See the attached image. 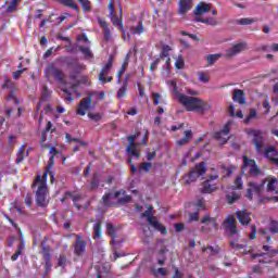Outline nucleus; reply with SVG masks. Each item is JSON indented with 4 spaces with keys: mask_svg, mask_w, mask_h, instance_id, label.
Segmentation results:
<instances>
[{
    "mask_svg": "<svg viewBox=\"0 0 278 278\" xmlns=\"http://www.w3.org/2000/svg\"><path fill=\"white\" fill-rule=\"evenodd\" d=\"M153 206H149L148 207V210L147 211H144L142 214H141V217L142 218H147V220L149 219V218H152L153 217Z\"/></svg>",
    "mask_w": 278,
    "mask_h": 278,
    "instance_id": "nucleus-53",
    "label": "nucleus"
},
{
    "mask_svg": "<svg viewBox=\"0 0 278 278\" xmlns=\"http://www.w3.org/2000/svg\"><path fill=\"white\" fill-rule=\"evenodd\" d=\"M266 184L265 180L262 181V184L257 185L256 182H249L248 188H247V199L249 201H253V195L255 194L256 197L262 195V190H264V185Z\"/></svg>",
    "mask_w": 278,
    "mask_h": 278,
    "instance_id": "nucleus-10",
    "label": "nucleus"
},
{
    "mask_svg": "<svg viewBox=\"0 0 278 278\" xmlns=\"http://www.w3.org/2000/svg\"><path fill=\"white\" fill-rule=\"evenodd\" d=\"M62 92H64L66 94V97L64 98V101H68L70 103L75 101V98H73V94L71 93V91L66 88L61 89Z\"/></svg>",
    "mask_w": 278,
    "mask_h": 278,
    "instance_id": "nucleus-58",
    "label": "nucleus"
},
{
    "mask_svg": "<svg viewBox=\"0 0 278 278\" xmlns=\"http://www.w3.org/2000/svg\"><path fill=\"white\" fill-rule=\"evenodd\" d=\"M53 166H55V156H50L49 161H48V165L46 166V170L43 173V175L41 176V179H43V181H47V178L50 175V181L51 184H53V181H55V174L51 170V168H53Z\"/></svg>",
    "mask_w": 278,
    "mask_h": 278,
    "instance_id": "nucleus-18",
    "label": "nucleus"
},
{
    "mask_svg": "<svg viewBox=\"0 0 278 278\" xmlns=\"http://www.w3.org/2000/svg\"><path fill=\"white\" fill-rule=\"evenodd\" d=\"M36 186H38L36 191V205L37 207H47L49 205V201H47V193L49 192V189L47 188V180H45L42 176L37 175L31 188H36Z\"/></svg>",
    "mask_w": 278,
    "mask_h": 278,
    "instance_id": "nucleus-2",
    "label": "nucleus"
},
{
    "mask_svg": "<svg viewBox=\"0 0 278 278\" xmlns=\"http://www.w3.org/2000/svg\"><path fill=\"white\" fill-rule=\"evenodd\" d=\"M258 233L261 236H268L270 233L271 236L278 235V220L277 219H269L268 227L267 228H260Z\"/></svg>",
    "mask_w": 278,
    "mask_h": 278,
    "instance_id": "nucleus-17",
    "label": "nucleus"
},
{
    "mask_svg": "<svg viewBox=\"0 0 278 278\" xmlns=\"http://www.w3.org/2000/svg\"><path fill=\"white\" fill-rule=\"evenodd\" d=\"M119 8V17L116 15V9L114 8V0H110L109 2V17L111 18L114 27H118L125 36V26L123 25V7Z\"/></svg>",
    "mask_w": 278,
    "mask_h": 278,
    "instance_id": "nucleus-4",
    "label": "nucleus"
},
{
    "mask_svg": "<svg viewBox=\"0 0 278 278\" xmlns=\"http://www.w3.org/2000/svg\"><path fill=\"white\" fill-rule=\"evenodd\" d=\"M236 216H237L240 225H243V227L251 225V213L247 212L245 210L236 211Z\"/></svg>",
    "mask_w": 278,
    "mask_h": 278,
    "instance_id": "nucleus-20",
    "label": "nucleus"
},
{
    "mask_svg": "<svg viewBox=\"0 0 278 278\" xmlns=\"http://www.w3.org/2000/svg\"><path fill=\"white\" fill-rule=\"evenodd\" d=\"M216 190H218V187L216 185H212L210 184V180H205L202 184V189L200 190V192L202 194H212V192H216Z\"/></svg>",
    "mask_w": 278,
    "mask_h": 278,
    "instance_id": "nucleus-26",
    "label": "nucleus"
},
{
    "mask_svg": "<svg viewBox=\"0 0 278 278\" xmlns=\"http://www.w3.org/2000/svg\"><path fill=\"white\" fill-rule=\"evenodd\" d=\"M205 251H212L213 252V255H218V253H220V248L219 247H212V245H207V247H204L202 249V252L205 253Z\"/></svg>",
    "mask_w": 278,
    "mask_h": 278,
    "instance_id": "nucleus-52",
    "label": "nucleus"
},
{
    "mask_svg": "<svg viewBox=\"0 0 278 278\" xmlns=\"http://www.w3.org/2000/svg\"><path fill=\"white\" fill-rule=\"evenodd\" d=\"M242 199V193L232 191L228 194H226V202L228 205H233V203H237V201H240Z\"/></svg>",
    "mask_w": 278,
    "mask_h": 278,
    "instance_id": "nucleus-27",
    "label": "nucleus"
},
{
    "mask_svg": "<svg viewBox=\"0 0 278 278\" xmlns=\"http://www.w3.org/2000/svg\"><path fill=\"white\" fill-rule=\"evenodd\" d=\"M222 227L229 236L240 233V230H238V222H236V217H233V215H228L223 222Z\"/></svg>",
    "mask_w": 278,
    "mask_h": 278,
    "instance_id": "nucleus-9",
    "label": "nucleus"
},
{
    "mask_svg": "<svg viewBox=\"0 0 278 278\" xmlns=\"http://www.w3.org/2000/svg\"><path fill=\"white\" fill-rule=\"evenodd\" d=\"M9 223L14 227V229H16L17 233H20V240L23 241L25 237L23 236V230H21L18 224L14 223L11 218H9Z\"/></svg>",
    "mask_w": 278,
    "mask_h": 278,
    "instance_id": "nucleus-51",
    "label": "nucleus"
},
{
    "mask_svg": "<svg viewBox=\"0 0 278 278\" xmlns=\"http://www.w3.org/2000/svg\"><path fill=\"white\" fill-rule=\"evenodd\" d=\"M248 134L253 136L252 144H254L256 153H262V149H264V146L266 144L264 132H262V130L251 129Z\"/></svg>",
    "mask_w": 278,
    "mask_h": 278,
    "instance_id": "nucleus-7",
    "label": "nucleus"
},
{
    "mask_svg": "<svg viewBox=\"0 0 278 278\" xmlns=\"http://www.w3.org/2000/svg\"><path fill=\"white\" fill-rule=\"evenodd\" d=\"M160 93H157V92H153L152 93V99H153V103H154V105H157L159 103H160Z\"/></svg>",
    "mask_w": 278,
    "mask_h": 278,
    "instance_id": "nucleus-64",
    "label": "nucleus"
},
{
    "mask_svg": "<svg viewBox=\"0 0 278 278\" xmlns=\"http://www.w3.org/2000/svg\"><path fill=\"white\" fill-rule=\"evenodd\" d=\"M253 23H255V18L251 17H242L236 21L237 25H253Z\"/></svg>",
    "mask_w": 278,
    "mask_h": 278,
    "instance_id": "nucleus-43",
    "label": "nucleus"
},
{
    "mask_svg": "<svg viewBox=\"0 0 278 278\" xmlns=\"http://www.w3.org/2000/svg\"><path fill=\"white\" fill-rule=\"evenodd\" d=\"M123 197L119 198L118 197ZM113 199H117V203L112 202V193L106 192L102 197V202L105 207H114L115 205H127V203H131V195L127 194L125 189H119L114 192Z\"/></svg>",
    "mask_w": 278,
    "mask_h": 278,
    "instance_id": "nucleus-3",
    "label": "nucleus"
},
{
    "mask_svg": "<svg viewBox=\"0 0 278 278\" xmlns=\"http://www.w3.org/2000/svg\"><path fill=\"white\" fill-rule=\"evenodd\" d=\"M7 101H14L15 105H21V100H18L16 97V89H12L9 91Z\"/></svg>",
    "mask_w": 278,
    "mask_h": 278,
    "instance_id": "nucleus-39",
    "label": "nucleus"
},
{
    "mask_svg": "<svg viewBox=\"0 0 278 278\" xmlns=\"http://www.w3.org/2000/svg\"><path fill=\"white\" fill-rule=\"evenodd\" d=\"M55 3H60L61 5H64L65 8H71L72 10H75V12H79V7L74 0H53Z\"/></svg>",
    "mask_w": 278,
    "mask_h": 278,
    "instance_id": "nucleus-29",
    "label": "nucleus"
},
{
    "mask_svg": "<svg viewBox=\"0 0 278 278\" xmlns=\"http://www.w3.org/2000/svg\"><path fill=\"white\" fill-rule=\"evenodd\" d=\"M205 12H210V5L205 3L199 4L194 10L197 17L202 16V14H205Z\"/></svg>",
    "mask_w": 278,
    "mask_h": 278,
    "instance_id": "nucleus-32",
    "label": "nucleus"
},
{
    "mask_svg": "<svg viewBox=\"0 0 278 278\" xmlns=\"http://www.w3.org/2000/svg\"><path fill=\"white\" fill-rule=\"evenodd\" d=\"M78 3H80L85 12H91L92 7H90V0H78Z\"/></svg>",
    "mask_w": 278,
    "mask_h": 278,
    "instance_id": "nucleus-48",
    "label": "nucleus"
},
{
    "mask_svg": "<svg viewBox=\"0 0 278 278\" xmlns=\"http://www.w3.org/2000/svg\"><path fill=\"white\" fill-rule=\"evenodd\" d=\"M184 66H186V62L184 61V58L179 55L175 62V67L181 70Z\"/></svg>",
    "mask_w": 278,
    "mask_h": 278,
    "instance_id": "nucleus-55",
    "label": "nucleus"
},
{
    "mask_svg": "<svg viewBox=\"0 0 278 278\" xmlns=\"http://www.w3.org/2000/svg\"><path fill=\"white\" fill-rule=\"evenodd\" d=\"M112 66H114V62H113L112 58H110L108 63L100 71L98 79L105 80V75H108V73H110V70L112 68Z\"/></svg>",
    "mask_w": 278,
    "mask_h": 278,
    "instance_id": "nucleus-28",
    "label": "nucleus"
},
{
    "mask_svg": "<svg viewBox=\"0 0 278 278\" xmlns=\"http://www.w3.org/2000/svg\"><path fill=\"white\" fill-rule=\"evenodd\" d=\"M181 36H188L189 38H191V40H194L195 42H199L201 39L199 38V36L194 35V34H190L186 30H181L180 31Z\"/></svg>",
    "mask_w": 278,
    "mask_h": 278,
    "instance_id": "nucleus-59",
    "label": "nucleus"
},
{
    "mask_svg": "<svg viewBox=\"0 0 278 278\" xmlns=\"http://www.w3.org/2000/svg\"><path fill=\"white\" fill-rule=\"evenodd\" d=\"M202 225H211V227L215 230H218V224L216 223V218L211 217L210 215H205L201 219Z\"/></svg>",
    "mask_w": 278,
    "mask_h": 278,
    "instance_id": "nucleus-30",
    "label": "nucleus"
},
{
    "mask_svg": "<svg viewBox=\"0 0 278 278\" xmlns=\"http://www.w3.org/2000/svg\"><path fill=\"white\" fill-rule=\"evenodd\" d=\"M75 238L76 240L73 245L74 255H76V257H84L86 254V247H88V241L84 240L81 235H76Z\"/></svg>",
    "mask_w": 278,
    "mask_h": 278,
    "instance_id": "nucleus-11",
    "label": "nucleus"
},
{
    "mask_svg": "<svg viewBox=\"0 0 278 278\" xmlns=\"http://www.w3.org/2000/svg\"><path fill=\"white\" fill-rule=\"evenodd\" d=\"M178 101L186 108L187 112H207V110L212 108L210 103L203 101V99L188 97L184 93L178 94Z\"/></svg>",
    "mask_w": 278,
    "mask_h": 278,
    "instance_id": "nucleus-1",
    "label": "nucleus"
},
{
    "mask_svg": "<svg viewBox=\"0 0 278 278\" xmlns=\"http://www.w3.org/2000/svg\"><path fill=\"white\" fill-rule=\"evenodd\" d=\"M244 182H242V176H237L235 179V188L233 190H242Z\"/></svg>",
    "mask_w": 278,
    "mask_h": 278,
    "instance_id": "nucleus-49",
    "label": "nucleus"
},
{
    "mask_svg": "<svg viewBox=\"0 0 278 278\" xmlns=\"http://www.w3.org/2000/svg\"><path fill=\"white\" fill-rule=\"evenodd\" d=\"M127 140L128 146L126 147V153L131 157H136V160H140V150H138V147L136 146V139L130 135L127 137Z\"/></svg>",
    "mask_w": 278,
    "mask_h": 278,
    "instance_id": "nucleus-15",
    "label": "nucleus"
},
{
    "mask_svg": "<svg viewBox=\"0 0 278 278\" xmlns=\"http://www.w3.org/2000/svg\"><path fill=\"white\" fill-rule=\"evenodd\" d=\"M232 101H235V103H239V105H244L247 103V93H244V90H232Z\"/></svg>",
    "mask_w": 278,
    "mask_h": 278,
    "instance_id": "nucleus-22",
    "label": "nucleus"
},
{
    "mask_svg": "<svg viewBox=\"0 0 278 278\" xmlns=\"http://www.w3.org/2000/svg\"><path fill=\"white\" fill-rule=\"evenodd\" d=\"M207 173V163L201 162L194 166L193 169H191L187 177V184H192L193 181H197L199 177H203Z\"/></svg>",
    "mask_w": 278,
    "mask_h": 278,
    "instance_id": "nucleus-6",
    "label": "nucleus"
},
{
    "mask_svg": "<svg viewBox=\"0 0 278 278\" xmlns=\"http://www.w3.org/2000/svg\"><path fill=\"white\" fill-rule=\"evenodd\" d=\"M148 223H149V225H151L152 227H154V229H155L156 227H160V222H157V217H155V216L150 217V218L148 219Z\"/></svg>",
    "mask_w": 278,
    "mask_h": 278,
    "instance_id": "nucleus-61",
    "label": "nucleus"
},
{
    "mask_svg": "<svg viewBox=\"0 0 278 278\" xmlns=\"http://www.w3.org/2000/svg\"><path fill=\"white\" fill-rule=\"evenodd\" d=\"M92 108V97L88 96L86 98H83L81 101L78 104V108L76 110V113L79 116H86V112Z\"/></svg>",
    "mask_w": 278,
    "mask_h": 278,
    "instance_id": "nucleus-14",
    "label": "nucleus"
},
{
    "mask_svg": "<svg viewBox=\"0 0 278 278\" xmlns=\"http://www.w3.org/2000/svg\"><path fill=\"white\" fill-rule=\"evenodd\" d=\"M264 157L268 160L269 164L278 167V151L277 148L269 146L264 151Z\"/></svg>",
    "mask_w": 278,
    "mask_h": 278,
    "instance_id": "nucleus-16",
    "label": "nucleus"
},
{
    "mask_svg": "<svg viewBox=\"0 0 278 278\" xmlns=\"http://www.w3.org/2000/svg\"><path fill=\"white\" fill-rule=\"evenodd\" d=\"M3 90H16V85L10 77H4V81L2 84Z\"/></svg>",
    "mask_w": 278,
    "mask_h": 278,
    "instance_id": "nucleus-31",
    "label": "nucleus"
},
{
    "mask_svg": "<svg viewBox=\"0 0 278 278\" xmlns=\"http://www.w3.org/2000/svg\"><path fill=\"white\" fill-rule=\"evenodd\" d=\"M84 68H86V65L76 63V64L74 65V67L72 68V72L79 75V74H81V72L84 71Z\"/></svg>",
    "mask_w": 278,
    "mask_h": 278,
    "instance_id": "nucleus-57",
    "label": "nucleus"
},
{
    "mask_svg": "<svg viewBox=\"0 0 278 278\" xmlns=\"http://www.w3.org/2000/svg\"><path fill=\"white\" fill-rule=\"evenodd\" d=\"M45 73L48 77H52L54 81L66 85L64 72L55 66V63H49L45 68Z\"/></svg>",
    "mask_w": 278,
    "mask_h": 278,
    "instance_id": "nucleus-5",
    "label": "nucleus"
},
{
    "mask_svg": "<svg viewBox=\"0 0 278 278\" xmlns=\"http://www.w3.org/2000/svg\"><path fill=\"white\" fill-rule=\"evenodd\" d=\"M106 231L110 238H112V244H116V228L112 224H106Z\"/></svg>",
    "mask_w": 278,
    "mask_h": 278,
    "instance_id": "nucleus-34",
    "label": "nucleus"
},
{
    "mask_svg": "<svg viewBox=\"0 0 278 278\" xmlns=\"http://www.w3.org/2000/svg\"><path fill=\"white\" fill-rule=\"evenodd\" d=\"M129 60H131V51H129L126 55L125 59L123 61V64L119 68V71H123L125 73V71H127V66H129Z\"/></svg>",
    "mask_w": 278,
    "mask_h": 278,
    "instance_id": "nucleus-45",
    "label": "nucleus"
},
{
    "mask_svg": "<svg viewBox=\"0 0 278 278\" xmlns=\"http://www.w3.org/2000/svg\"><path fill=\"white\" fill-rule=\"evenodd\" d=\"M224 174L226 177H231L233 175V170H236V166L231 165L229 167H225V165L222 166Z\"/></svg>",
    "mask_w": 278,
    "mask_h": 278,
    "instance_id": "nucleus-50",
    "label": "nucleus"
},
{
    "mask_svg": "<svg viewBox=\"0 0 278 278\" xmlns=\"http://www.w3.org/2000/svg\"><path fill=\"white\" fill-rule=\"evenodd\" d=\"M231 131V122H227L224 128L214 134L215 140H222V144L229 142V132Z\"/></svg>",
    "mask_w": 278,
    "mask_h": 278,
    "instance_id": "nucleus-12",
    "label": "nucleus"
},
{
    "mask_svg": "<svg viewBox=\"0 0 278 278\" xmlns=\"http://www.w3.org/2000/svg\"><path fill=\"white\" fill-rule=\"evenodd\" d=\"M24 203L26 205V207H30L31 205H34V199L31 198V193H27L25 199H24Z\"/></svg>",
    "mask_w": 278,
    "mask_h": 278,
    "instance_id": "nucleus-60",
    "label": "nucleus"
},
{
    "mask_svg": "<svg viewBox=\"0 0 278 278\" xmlns=\"http://www.w3.org/2000/svg\"><path fill=\"white\" fill-rule=\"evenodd\" d=\"M56 64H66L68 68H73L76 64H79L77 62V59H71L68 56H59L55 60Z\"/></svg>",
    "mask_w": 278,
    "mask_h": 278,
    "instance_id": "nucleus-24",
    "label": "nucleus"
},
{
    "mask_svg": "<svg viewBox=\"0 0 278 278\" xmlns=\"http://www.w3.org/2000/svg\"><path fill=\"white\" fill-rule=\"evenodd\" d=\"M22 0H11L9 5L7 7V12H16V8Z\"/></svg>",
    "mask_w": 278,
    "mask_h": 278,
    "instance_id": "nucleus-46",
    "label": "nucleus"
},
{
    "mask_svg": "<svg viewBox=\"0 0 278 278\" xmlns=\"http://www.w3.org/2000/svg\"><path fill=\"white\" fill-rule=\"evenodd\" d=\"M58 266L61 268H64L66 266V256L63 254H60L59 260H58Z\"/></svg>",
    "mask_w": 278,
    "mask_h": 278,
    "instance_id": "nucleus-63",
    "label": "nucleus"
},
{
    "mask_svg": "<svg viewBox=\"0 0 278 278\" xmlns=\"http://www.w3.org/2000/svg\"><path fill=\"white\" fill-rule=\"evenodd\" d=\"M98 23H99L100 27L102 28L104 42H110V40H112V30H110V26H108V22L99 18Z\"/></svg>",
    "mask_w": 278,
    "mask_h": 278,
    "instance_id": "nucleus-23",
    "label": "nucleus"
},
{
    "mask_svg": "<svg viewBox=\"0 0 278 278\" xmlns=\"http://www.w3.org/2000/svg\"><path fill=\"white\" fill-rule=\"evenodd\" d=\"M248 166H250V176L251 177H260L262 175V169L257 166V163L253 159H249V156L243 155V165L241 167L242 173L247 170Z\"/></svg>",
    "mask_w": 278,
    "mask_h": 278,
    "instance_id": "nucleus-8",
    "label": "nucleus"
},
{
    "mask_svg": "<svg viewBox=\"0 0 278 278\" xmlns=\"http://www.w3.org/2000/svg\"><path fill=\"white\" fill-rule=\"evenodd\" d=\"M65 199H72L74 203H77V201H80L81 195L77 194L75 191H66Z\"/></svg>",
    "mask_w": 278,
    "mask_h": 278,
    "instance_id": "nucleus-42",
    "label": "nucleus"
},
{
    "mask_svg": "<svg viewBox=\"0 0 278 278\" xmlns=\"http://www.w3.org/2000/svg\"><path fill=\"white\" fill-rule=\"evenodd\" d=\"M151 163L144 162L140 165L139 170L142 172L144 170L146 173H149L151 170Z\"/></svg>",
    "mask_w": 278,
    "mask_h": 278,
    "instance_id": "nucleus-62",
    "label": "nucleus"
},
{
    "mask_svg": "<svg viewBox=\"0 0 278 278\" xmlns=\"http://www.w3.org/2000/svg\"><path fill=\"white\" fill-rule=\"evenodd\" d=\"M127 86H129L127 79L123 83L122 87L118 89L116 98L117 99H125L127 97Z\"/></svg>",
    "mask_w": 278,
    "mask_h": 278,
    "instance_id": "nucleus-33",
    "label": "nucleus"
},
{
    "mask_svg": "<svg viewBox=\"0 0 278 278\" xmlns=\"http://www.w3.org/2000/svg\"><path fill=\"white\" fill-rule=\"evenodd\" d=\"M101 222L93 225V240H99V238H101Z\"/></svg>",
    "mask_w": 278,
    "mask_h": 278,
    "instance_id": "nucleus-40",
    "label": "nucleus"
},
{
    "mask_svg": "<svg viewBox=\"0 0 278 278\" xmlns=\"http://www.w3.org/2000/svg\"><path fill=\"white\" fill-rule=\"evenodd\" d=\"M88 117L91 121H94L96 123H99V121H101L103 118V116L101 115V113H88Z\"/></svg>",
    "mask_w": 278,
    "mask_h": 278,
    "instance_id": "nucleus-56",
    "label": "nucleus"
},
{
    "mask_svg": "<svg viewBox=\"0 0 278 278\" xmlns=\"http://www.w3.org/2000/svg\"><path fill=\"white\" fill-rule=\"evenodd\" d=\"M192 0H179L178 2V14L180 16H186L188 12L192 10Z\"/></svg>",
    "mask_w": 278,
    "mask_h": 278,
    "instance_id": "nucleus-19",
    "label": "nucleus"
},
{
    "mask_svg": "<svg viewBox=\"0 0 278 278\" xmlns=\"http://www.w3.org/2000/svg\"><path fill=\"white\" fill-rule=\"evenodd\" d=\"M219 58H223L222 53L208 54L206 56V61H207L208 66H213V64H216V62H218Z\"/></svg>",
    "mask_w": 278,
    "mask_h": 278,
    "instance_id": "nucleus-36",
    "label": "nucleus"
},
{
    "mask_svg": "<svg viewBox=\"0 0 278 278\" xmlns=\"http://www.w3.org/2000/svg\"><path fill=\"white\" fill-rule=\"evenodd\" d=\"M25 149H27V146H22L17 153H16V164H21L23 162V160H25Z\"/></svg>",
    "mask_w": 278,
    "mask_h": 278,
    "instance_id": "nucleus-38",
    "label": "nucleus"
},
{
    "mask_svg": "<svg viewBox=\"0 0 278 278\" xmlns=\"http://www.w3.org/2000/svg\"><path fill=\"white\" fill-rule=\"evenodd\" d=\"M244 49H247V43H236L233 47L226 51V58H233L235 55H238V53H242Z\"/></svg>",
    "mask_w": 278,
    "mask_h": 278,
    "instance_id": "nucleus-21",
    "label": "nucleus"
},
{
    "mask_svg": "<svg viewBox=\"0 0 278 278\" xmlns=\"http://www.w3.org/2000/svg\"><path fill=\"white\" fill-rule=\"evenodd\" d=\"M41 255L46 264V273L51 271V245L45 241L41 242Z\"/></svg>",
    "mask_w": 278,
    "mask_h": 278,
    "instance_id": "nucleus-13",
    "label": "nucleus"
},
{
    "mask_svg": "<svg viewBox=\"0 0 278 278\" xmlns=\"http://www.w3.org/2000/svg\"><path fill=\"white\" fill-rule=\"evenodd\" d=\"M97 188H99V175L98 174H93L90 186H89V190H97Z\"/></svg>",
    "mask_w": 278,
    "mask_h": 278,
    "instance_id": "nucleus-44",
    "label": "nucleus"
},
{
    "mask_svg": "<svg viewBox=\"0 0 278 278\" xmlns=\"http://www.w3.org/2000/svg\"><path fill=\"white\" fill-rule=\"evenodd\" d=\"M275 184H277V178H270L267 184V192H275Z\"/></svg>",
    "mask_w": 278,
    "mask_h": 278,
    "instance_id": "nucleus-54",
    "label": "nucleus"
},
{
    "mask_svg": "<svg viewBox=\"0 0 278 278\" xmlns=\"http://www.w3.org/2000/svg\"><path fill=\"white\" fill-rule=\"evenodd\" d=\"M23 249H25V242L21 241V243L17 245L16 252L11 256L12 262H16V260L23 255Z\"/></svg>",
    "mask_w": 278,
    "mask_h": 278,
    "instance_id": "nucleus-35",
    "label": "nucleus"
},
{
    "mask_svg": "<svg viewBox=\"0 0 278 278\" xmlns=\"http://www.w3.org/2000/svg\"><path fill=\"white\" fill-rule=\"evenodd\" d=\"M131 33L134 36H140L141 34H144V26L142 25V21H139L137 26L131 27Z\"/></svg>",
    "mask_w": 278,
    "mask_h": 278,
    "instance_id": "nucleus-37",
    "label": "nucleus"
},
{
    "mask_svg": "<svg viewBox=\"0 0 278 278\" xmlns=\"http://www.w3.org/2000/svg\"><path fill=\"white\" fill-rule=\"evenodd\" d=\"M169 53H170V46L164 45V46H162V48H161V53H160L159 59H160V60H164V58H169V56H168Z\"/></svg>",
    "mask_w": 278,
    "mask_h": 278,
    "instance_id": "nucleus-41",
    "label": "nucleus"
},
{
    "mask_svg": "<svg viewBox=\"0 0 278 278\" xmlns=\"http://www.w3.org/2000/svg\"><path fill=\"white\" fill-rule=\"evenodd\" d=\"M184 138L176 141V147H186V144H190V140H192V130H185Z\"/></svg>",
    "mask_w": 278,
    "mask_h": 278,
    "instance_id": "nucleus-25",
    "label": "nucleus"
},
{
    "mask_svg": "<svg viewBox=\"0 0 278 278\" xmlns=\"http://www.w3.org/2000/svg\"><path fill=\"white\" fill-rule=\"evenodd\" d=\"M78 51H80L85 55V58H89V59L94 58V55L92 54V51H90L88 47L80 46L78 48Z\"/></svg>",
    "mask_w": 278,
    "mask_h": 278,
    "instance_id": "nucleus-47",
    "label": "nucleus"
}]
</instances>
